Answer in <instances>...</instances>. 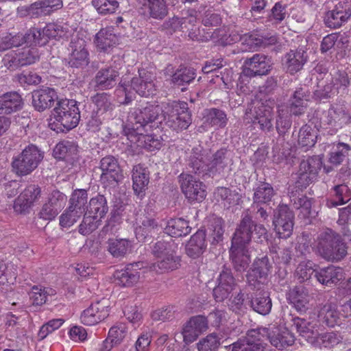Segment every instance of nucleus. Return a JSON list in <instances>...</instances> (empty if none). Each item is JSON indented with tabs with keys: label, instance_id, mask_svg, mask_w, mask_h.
Segmentation results:
<instances>
[{
	"label": "nucleus",
	"instance_id": "obj_1",
	"mask_svg": "<svg viewBox=\"0 0 351 351\" xmlns=\"http://www.w3.org/2000/svg\"><path fill=\"white\" fill-rule=\"evenodd\" d=\"M267 237V230L264 225L253 220L249 210L243 212L232 235L230 250V258L237 272H243L249 267L251 257L248 245L252 238L256 242L262 243Z\"/></svg>",
	"mask_w": 351,
	"mask_h": 351
},
{
	"label": "nucleus",
	"instance_id": "obj_2",
	"mask_svg": "<svg viewBox=\"0 0 351 351\" xmlns=\"http://www.w3.org/2000/svg\"><path fill=\"white\" fill-rule=\"evenodd\" d=\"M319 255L328 261H339L347 254V246L341 236L332 229L322 231L316 239Z\"/></svg>",
	"mask_w": 351,
	"mask_h": 351
},
{
	"label": "nucleus",
	"instance_id": "obj_3",
	"mask_svg": "<svg viewBox=\"0 0 351 351\" xmlns=\"http://www.w3.org/2000/svg\"><path fill=\"white\" fill-rule=\"evenodd\" d=\"M78 103L74 99H62L57 101L56 105L51 111V125L56 124V128L51 129L58 131H69L75 128L80 120V112Z\"/></svg>",
	"mask_w": 351,
	"mask_h": 351
},
{
	"label": "nucleus",
	"instance_id": "obj_4",
	"mask_svg": "<svg viewBox=\"0 0 351 351\" xmlns=\"http://www.w3.org/2000/svg\"><path fill=\"white\" fill-rule=\"evenodd\" d=\"M162 117L164 124L176 132L187 129L192 123V115L185 101L167 103L163 107Z\"/></svg>",
	"mask_w": 351,
	"mask_h": 351
},
{
	"label": "nucleus",
	"instance_id": "obj_5",
	"mask_svg": "<svg viewBox=\"0 0 351 351\" xmlns=\"http://www.w3.org/2000/svg\"><path fill=\"white\" fill-rule=\"evenodd\" d=\"M44 154L36 145H28L19 155L13 158L11 164L13 172L19 176L30 174L43 161Z\"/></svg>",
	"mask_w": 351,
	"mask_h": 351
},
{
	"label": "nucleus",
	"instance_id": "obj_6",
	"mask_svg": "<svg viewBox=\"0 0 351 351\" xmlns=\"http://www.w3.org/2000/svg\"><path fill=\"white\" fill-rule=\"evenodd\" d=\"M162 110L158 105L152 104H147L145 107L134 108L129 112L128 123L123 129L127 132L140 131L158 120Z\"/></svg>",
	"mask_w": 351,
	"mask_h": 351
},
{
	"label": "nucleus",
	"instance_id": "obj_7",
	"mask_svg": "<svg viewBox=\"0 0 351 351\" xmlns=\"http://www.w3.org/2000/svg\"><path fill=\"white\" fill-rule=\"evenodd\" d=\"M68 30L57 23H49L44 28L32 27L24 34L25 43L30 47L44 46L50 39H59L66 35Z\"/></svg>",
	"mask_w": 351,
	"mask_h": 351
},
{
	"label": "nucleus",
	"instance_id": "obj_8",
	"mask_svg": "<svg viewBox=\"0 0 351 351\" xmlns=\"http://www.w3.org/2000/svg\"><path fill=\"white\" fill-rule=\"evenodd\" d=\"M272 268L267 255H260L252 262L245 275L246 283L251 289H260L268 281L269 274Z\"/></svg>",
	"mask_w": 351,
	"mask_h": 351
},
{
	"label": "nucleus",
	"instance_id": "obj_9",
	"mask_svg": "<svg viewBox=\"0 0 351 351\" xmlns=\"http://www.w3.org/2000/svg\"><path fill=\"white\" fill-rule=\"evenodd\" d=\"M40 60V53L36 47L23 48L6 53L2 63L10 71H16L33 64Z\"/></svg>",
	"mask_w": 351,
	"mask_h": 351
},
{
	"label": "nucleus",
	"instance_id": "obj_10",
	"mask_svg": "<svg viewBox=\"0 0 351 351\" xmlns=\"http://www.w3.org/2000/svg\"><path fill=\"white\" fill-rule=\"evenodd\" d=\"M322 166V159L319 156H313L302 160L297 173L295 188L306 189L316 180Z\"/></svg>",
	"mask_w": 351,
	"mask_h": 351
},
{
	"label": "nucleus",
	"instance_id": "obj_11",
	"mask_svg": "<svg viewBox=\"0 0 351 351\" xmlns=\"http://www.w3.org/2000/svg\"><path fill=\"white\" fill-rule=\"evenodd\" d=\"M266 333V328L263 327L248 330L245 337L228 346V351H264L263 339Z\"/></svg>",
	"mask_w": 351,
	"mask_h": 351
},
{
	"label": "nucleus",
	"instance_id": "obj_12",
	"mask_svg": "<svg viewBox=\"0 0 351 351\" xmlns=\"http://www.w3.org/2000/svg\"><path fill=\"white\" fill-rule=\"evenodd\" d=\"M274 62L271 57L263 53H255L252 57L245 59L242 73L250 78L267 75L272 70Z\"/></svg>",
	"mask_w": 351,
	"mask_h": 351
},
{
	"label": "nucleus",
	"instance_id": "obj_13",
	"mask_svg": "<svg viewBox=\"0 0 351 351\" xmlns=\"http://www.w3.org/2000/svg\"><path fill=\"white\" fill-rule=\"evenodd\" d=\"M295 215L286 204H280L273 218L274 230L279 238L287 239L293 233Z\"/></svg>",
	"mask_w": 351,
	"mask_h": 351
},
{
	"label": "nucleus",
	"instance_id": "obj_14",
	"mask_svg": "<svg viewBox=\"0 0 351 351\" xmlns=\"http://www.w3.org/2000/svg\"><path fill=\"white\" fill-rule=\"evenodd\" d=\"M178 179L182 192L191 203L202 202L206 198V186L202 182L185 173H182Z\"/></svg>",
	"mask_w": 351,
	"mask_h": 351
},
{
	"label": "nucleus",
	"instance_id": "obj_15",
	"mask_svg": "<svg viewBox=\"0 0 351 351\" xmlns=\"http://www.w3.org/2000/svg\"><path fill=\"white\" fill-rule=\"evenodd\" d=\"M351 18V0L340 1L325 12L324 23L327 27L338 29Z\"/></svg>",
	"mask_w": 351,
	"mask_h": 351
},
{
	"label": "nucleus",
	"instance_id": "obj_16",
	"mask_svg": "<svg viewBox=\"0 0 351 351\" xmlns=\"http://www.w3.org/2000/svg\"><path fill=\"white\" fill-rule=\"evenodd\" d=\"M233 156L231 150L221 147L217 150L208 158L207 173L209 176L215 177L223 176L228 171L233 164Z\"/></svg>",
	"mask_w": 351,
	"mask_h": 351
},
{
	"label": "nucleus",
	"instance_id": "obj_17",
	"mask_svg": "<svg viewBox=\"0 0 351 351\" xmlns=\"http://www.w3.org/2000/svg\"><path fill=\"white\" fill-rule=\"evenodd\" d=\"M274 117V108L269 101H257L254 106L252 123L265 133L274 131L273 120Z\"/></svg>",
	"mask_w": 351,
	"mask_h": 351
},
{
	"label": "nucleus",
	"instance_id": "obj_18",
	"mask_svg": "<svg viewBox=\"0 0 351 351\" xmlns=\"http://www.w3.org/2000/svg\"><path fill=\"white\" fill-rule=\"evenodd\" d=\"M217 285L213 290V298L216 302H223L227 299L237 285L232 270L223 267L217 279Z\"/></svg>",
	"mask_w": 351,
	"mask_h": 351
},
{
	"label": "nucleus",
	"instance_id": "obj_19",
	"mask_svg": "<svg viewBox=\"0 0 351 351\" xmlns=\"http://www.w3.org/2000/svg\"><path fill=\"white\" fill-rule=\"evenodd\" d=\"M86 41L82 38L71 40L69 47L71 52L69 57V65L72 68L84 69L89 64V53L86 48Z\"/></svg>",
	"mask_w": 351,
	"mask_h": 351
},
{
	"label": "nucleus",
	"instance_id": "obj_20",
	"mask_svg": "<svg viewBox=\"0 0 351 351\" xmlns=\"http://www.w3.org/2000/svg\"><path fill=\"white\" fill-rule=\"evenodd\" d=\"M99 169L101 171L100 181L104 184L118 183L122 178L118 160L113 156L108 155L102 158L100 160Z\"/></svg>",
	"mask_w": 351,
	"mask_h": 351
},
{
	"label": "nucleus",
	"instance_id": "obj_21",
	"mask_svg": "<svg viewBox=\"0 0 351 351\" xmlns=\"http://www.w3.org/2000/svg\"><path fill=\"white\" fill-rule=\"evenodd\" d=\"M255 291L247 294V304L250 308L261 315L269 314L272 308V301L268 291L255 289Z\"/></svg>",
	"mask_w": 351,
	"mask_h": 351
},
{
	"label": "nucleus",
	"instance_id": "obj_22",
	"mask_svg": "<svg viewBox=\"0 0 351 351\" xmlns=\"http://www.w3.org/2000/svg\"><path fill=\"white\" fill-rule=\"evenodd\" d=\"M108 316L107 301L102 300L93 303L85 309L80 317L82 322L88 326L95 325Z\"/></svg>",
	"mask_w": 351,
	"mask_h": 351
},
{
	"label": "nucleus",
	"instance_id": "obj_23",
	"mask_svg": "<svg viewBox=\"0 0 351 351\" xmlns=\"http://www.w3.org/2000/svg\"><path fill=\"white\" fill-rule=\"evenodd\" d=\"M154 76L150 72L142 70L138 77H134L130 82L133 91L141 97H149L156 94Z\"/></svg>",
	"mask_w": 351,
	"mask_h": 351
},
{
	"label": "nucleus",
	"instance_id": "obj_24",
	"mask_svg": "<svg viewBox=\"0 0 351 351\" xmlns=\"http://www.w3.org/2000/svg\"><path fill=\"white\" fill-rule=\"evenodd\" d=\"M119 72L111 66L101 68L95 74L93 82L95 90H107L114 88L118 81Z\"/></svg>",
	"mask_w": 351,
	"mask_h": 351
},
{
	"label": "nucleus",
	"instance_id": "obj_25",
	"mask_svg": "<svg viewBox=\"0 0 351 351\" xmlns=\"http://www.w3.org/2000/svg\"><path fill=\"white\" fill-rule=\"evenodd\" d=\"M128 139L136 145L137 147L145 149L149 152L159 149L161 147V138L154 134H143L140 131L127 132L123 129Z\"/></svg>",
	"mask_w": 351,
	"mask_h": 351
},
{
	"label": "nucleus",
	"instance_id": "obj_26",
	"mask_svg": "<svg viewBox=\"0 0 351 351\" xmlns=\"http://www.w3.org/2000/svg\"><path fill=\"white\" fill-rule=\"evenodd\" d=\"M32 106L38 112L49 109L58 99L57 93L54 88L45 87L34 90L32 93Z\"/></svg>",
	"mask_w": 351,
	"mask_h": 351
},
{
	"label": "nucleus",
	"instance_id": "obj_27",
	"mask_svg": "<svg viewBox=\"0 0 351 351\" xmlns=\"http://www.w3.org/2000/svg\"><path fill=\"white\" fill-rule=\"evenodd\" d=\"M207 328L208 321L204 316L197 315L191 317L182 330L184 341L186 344L193 343Z\"/></svg>",
	"mask_w": 351,
	"mask_h": 351
},
{
	"label": "nucleus",
	"instance_id": "obj_28",
	"mask_svg": "<svg viewBox=\"0 0 351 351\" xmlns=\"http://www.w3.org/2000/svg\"><path fill=\"white\" fill-rule=\"evenodd\" d=\"M132 173L134 193L142 199L145 195V191L148 189L149 171L147 167L138 164L133 167Z\"/></svg>",
	"mask_w": 351,
	"mask_h": 351
},
{
	"label": "nucleus",
	"instance_id": "obj_29",
	"mask_svg": "<svg viewBox=\"0 0 351 351\" xmlns=\"http://www.w3.org/2000/svg\"><path fill=\"white\" fill-rule=\"evenodd\" d=\"M303 189L295 188L289 192L291 202L294 208L300 210L299 215L307 219L314 217L312 210V199L303 194Z\"/></svg>",
	"mask_w": 351,
	"mask_h": 351
},
{
	"label": "nucleus",
	"instance_id": "obj_30",
	"mask_svg": "<svg viewBox=\"0 0 351 351\" xmlns=\"http://www.w3.org/2000/svg\"><path fill=\"white\" fill-rule=\"evenodd\" d=\"M310 99V92L302 87L297 88L288 101L287 109L294 116L304 114L307 103Z\"/></svg>",
	"mask_w": 351,
	"mask_h": 351
},
{
	"label": "nucleus",
	"instance_id": "obj_31",
	"mask_svg": "<svg viewBox=\"0 0 351 351\" xmlns=\"http://www.w3.org/2000/svg\"><path fill=\"white\" fill-rule=\"evenodd\" d=\"M267 333L265 337L269 339L270 343L278 350H282L292 346L295 340L294 335L286 328L281 330L275 328L270 330L266 328Z\"/></svg>",
	"mask_w": 351,
	"mask_h": 351
},
{
	"label": "nucleus",
	"instance_id": "obj_32",
	"mask_svg": "<svg viewBox=\"0 0 351 351\" xmlns=\"http://www.w3.org/2000/svg\"><path fill=\"white\" fill-rule=\"evenodd\" d=\"M307 58L306 52L302 49L291 50L285 55L282 65L287 73L293 75L302 69Z\"/></svg>",
	"mask_w": 351,
	"mask_h": 351
},
{
	"label": "nucleus",
	"instance_id": "obj_33",
	"mask_svg": "<svg viewBox=\"0 0 351 351\" xmlns=\"http://www.w3.org/2000/svg\"><path fill=\"white\" fill-rule=\"evenodd\" d=\"M252 203L254 205L263 204L269 205L277 195V191L273 186L266 182H258L253 188Z\"/></svg>",
	"mask_w": 351,
	"mask_h": 351
},
{
	"label": "nucleus",
	"instance_id": "obj_34",
	"mask_svg": "<svg viewBox=\"0 0 351 351\" xmlns=\"http://www.w3.org/2000/svg\"><path fill=\"white\" fill-rule=\"evenodd\" d=\"M277 115L276 117L275 128L278 134V141L284 142L285 136L292 125L291 116L293 115L284 105L277 106Z\"/></svg>",
	"mask_w": 351,
	"mask_h": 351
},
{
	"label": "nucleus",
	"instance_id": "obj_35",
	"mask_svg": "<svg viewBox=\"0 0 351 351\" xmlns=\"http://www.w3.org/2000/svg\"><path fill=\"white\" fill-rule=\"evenodd\" d=\"M206 231L198 230L193 234L186 245V253L192 258L199 257L206 250Z\"/></svg>",
	"mask_w": 351,
	"mask_h": 351
},
{
	"label": "nucleus",
	"instance_id": "obj_36",
	"mask_svg": "<svg viewBox=\"0 0 351 351\" xmlns=\"http://www.w3.org/2000/svg\"><path fill=\"white\" fill-rule=\"evenodd\" d=\"M23 99L16 91L8 92L0 96V114H11L22 109Z\"/></svg>",
	"mask_w": 351,
	"mask_h": 351
},
{
	"label": "nucleus",
	"instance_id": "obj_37",
	"mask_svg": "<svg viewBox=\"0 0 351 351\" xmlns=\"http://www.w3.org/2000/svg\"><path fill=\"white\" fill-rule=\"evenodd\" d=\"M142 267H143V263L141 262L131 264L125 269L117 271L115 274L116 279L122 286L131 287L138 281L140 275L138 269Z\"/></svg>",
	"mask_w": 351,
	"mask_h": 351
},
{
	"label": "nucleus",
	"instance_id": "obj_38",
	"mask_svg": "<svg viewBox=\"0 0 351 351\" xmlns=\"http://www.w3.org/2000/svg\"><path fill=\"white\" fill-rule=\"evenodd\" d=\"M315 277L323 285L331 287L337 284L341 279V269L334 265L319 268L315 271Z\"/></svg>",
	"mask_w": 351,
	"mask_h": 351
},
{
	"label": "nucleus",
	"instance_id": "obj_39",
	"mask_svg": "<svg viewBox=\"0 0 351 351\" xmlns=\"http://www.w3.org/2000/svg\"><path fill=\"white\" fill-rule=\"evenodd\" d=\"M106 251L114 258L121 259L131 250L132 242L127 239H108L106 243Z\"/></svg>",
	"mask_w": 351,
	"mask_h": 351
},
{
	"label": "nucleus",
	"instance_id": "obj_40",
	"mask_svg": "<svg viewBox=\"0 0 351 351\" xmlns=\"http://www.w3.org/2000/svg\"><path fill=\"white\" fill-rule=\"evenodd\" d=\"M291 327L302 337H304L309 343L311 339H313L317 333L315 324L309 319L304 317L295 316L291 318Z\"/></svg>",
	"mask_w": 351,
	"mask_h": 351
},
{
	"label": "nucleus",
	"instance_id": "obj_41",
	"mask_svg": "<svg viewBox=\"0 0 351 351\" xmlns=\"http://www.w3.org/2000/svg\"><path fill=\"white\" fill-rule=\"evenodd\" d=\"M189 222L183 218H171L167 222L165 232L172 237H181L191 232Z\"/></svg>",
	"mask_w": 351,
	"mask_h": 351
},
{
	"label": "nucleus",
	"instance_id": "obj_42",
	"mask_svg": "<svg viewBox=\"0 0 351 351\" xmlns=\"http://www.w3.org/2000/svg\"><path fill=\"white\" fill-rule=\"evenodd\" d=\"M228 123L226 112L217 108L206 109L204 113V124L206 126L224 128Z\"/></svg>",
	"mask_w": 351,
	"mask_h": 351
},
{
	"label": "nucleus",
	"instance_id": "obj_43",
	"mask_svg": "<svg viewBox=\"0 0 351 351\" xmlns=\"http://www.w3.org/2000/svg\"><path fill=\"white\" fill-rule=\"evenodd\" d=\"M203 148L200 146L192 149L188 159V165L197 174L208 175V164L204 160Z\"/></svg>",
	"mask_w": 351,
	"mask_h": 351
},
{
	"label": "nucleus",
	"instance_id": "obj_44",
	"mask_svg": "<svg viewBox=\"0 0 351 351\" xmlns=\"http://www.w3.org/2000/svg\"><path fill=\"white\" fill-rule=\"evenodd\" d=\"M117 42L118 38L113 28L110 27L101 29L97 33L95 38L97 47L102 51H106L108 48L115 45Z\"/></svg>",
	"mask_w": 351,
	"mask_h": 351
},
{
	"label": "nucleus",
	"instance_id": "obj_45",
	"mask_svg": "<svg viewBox=\"0 0 351 351\" xmlns=\"http://www.w3.org/2000/svg\"><path fill=\"white\" fill-rule=\"evenodd\" d=\"M175 254L176 252H171L162 256L160 260L150 266V269L157 273H164L177 269L180 263V258Z\"/></svg>",
	"mask_w": 351,
	"mask_h": 351
},
{
	"label": "nucleus",
	"instance_id": "obj_46",
	"mask_svg": "<svg viewBox=\"0 0 351 351\" xmlns=\"http://www.w3.org/2000/svg\"><path fill=\"white\" fill-rule=\"evenodd\" d=\"M86 210L90 215H93L101 219L104 218L109 210L106 197L103 195L97 194L95 197L90 198Z\"/></svg>",
	"mask_w": 351,
	"mask_h": 351
},
{
	"label": "nucleus",
	"instance_id": "obj_47",
	"mask_svg": "<svg viewBox=\"0 0 351 351\" xmlns=\"http://www.w3.org/2000/svg\"><path fill=\"white\" fill-rule=\"evenodd\" d=\"M91 101L97 108V114H111L115 106L112 102L111 95L109 93L102 92L97 93L90 97Z\"/></svg>",
	"mask_w": 351,
	"mask_h": 351
},
{
	"label": "nucleus",
	"instance_id": "obj_48",
	"mask_svg": "<svg viewBox=\"0 0 351 351\" xmlns=\"http://www.w3.org/2000/svg\"><path fill=\"white\" fill-rule=\"evenodd\" d=\"M196 71L192 67L180 66L171 76V82L177 86H185L193 82Z\"/></svg>",
	"mask_w": 351,
	"mask_h": 351
},
{
	"label": "nucleus",
	"instance_id": "obj_49",
	"mask_svg": "<svg viewBox=\"0 0 351 351\" xmlns=\"http://www.w3.org/2000/svg\"><path fill=\"white\" fill-rule=\"evenodd\" d=\"M337 93L332 84L327 77L326 80H321L317 82L316 89L313 91V98L315 101H322L333 98Z\"/></svg>",
	"mask_w": 351,
	"mask_h": 351
},
{
	"label": "nucleus",
	"instance_id": "obj_50",
	"mask_svg": "<svg viewBox=\"0 0 351 351\" xmlns=\"http://www.w3.org/2000/svg\"><path fill=\"white\" fill-rule=\"evenodd\" d=\"M341 341V337L333 332L319 334L317 331L314 338L311 340V344L315 348H332Z\"/></svg>",
	"mask_w": 351,
	"mask_h": 351
},
{
	"label": "nucleus",
	"instance_id": "obj_51",
	"mask_svg": "<svg viewBox=\"0 0 351 351\" xmlns=\"http://www.w3.org/2000/svg\"><path fill=\"white\" fill-rule=\"evenodd\" d=\"M159 226L154 219L145 218L141 224L136 228V237L141 242H145L148 237L158 231Z\"/></svg>",
	"mask_w": 351,
	"mask_h": 351
},
{
	"label": "nucleus",
	"instance_id": "obj_52",
	"mask_svg": "<svg viewBox=\"0 0 351 351\" xmlns=\"http://www.w3.org/2000/svg\"><path fill=\"white\" fill-rule=\"evenodd\" d=\"M291 301L295 310L300 313H305L308 309V295L303 287H295L291 293Z\"/></svg>",
	"mask_w": 351,
	"mask_h": 351
},
{
	"label": "nucleus",
	"instance_id": "obj_53",
	"mask_svg": "<svg viewBox=\"0 0 351 351\" xmlns=\"http://www.w3.org/2000/svg\"><path fill=\"white\" fill-rule=\"evenodd\" d=\"M77 154L76 146L70 141H62L58 143L53 149V155L58 160H68Z\"/></svg>",
	"mask_w": 351,
	"mask_h": 351
},
{
	"label": "nucleus",
	"instance_id": "obj_54",
	"mask_svg": "<svg viewBox=\"0 0 351 351\" xmlns=\"http://www.w3.org/2000/svg\"><path fill=\"white\" fill-rule=\"evenodd\" d=\"M145 16L149 19L162 21L169 13V8L166 0H160L151 6L143 10Z\"/></svg>",
	"mask_w": 351,
	"mask_h": 351
},
{
	"label": "nucleus",
	"instance_id": "obj_55",
	"mask_svg": "<svg viewBox=\"0 0 351 351\" xmlns=\"http://www.w3.org/2000/svg\"><path fill=\"white\" fill-rule=\"evenodd\" d=\"M328 77L337 95H343L347 93L350 82L345 71H337Z\"/></svg>",
	"mask_w": 351,
	"mask_h": 351
},
{
	"label": "nucleus",
	"instance_id": "obj_56",
	"mask_svg": "<svg viewBox=\"0 0 351 351\" xmlns=\"http://www.w3.org/2000/svg\"><path fill=\"white\" fill-rule=\"evenodd\" d=\"M287 4L282 1L276 2L269 10L267 16V21L274 25L281 23L287 16Z\"/></svg>",
	"mask_w": 351,
	"mask_h": 351
},
{
	"label": "nucleus",
	"instance_id": "obj_57",
	"mask_svg": "<svg viewBox=\"0 0 351 351\" xmlns=\"http://www.w3.org/2000/svg\"><path fill=\"white\" fill-rule=\"evenodd\" d=\"M91 4L101 16L114 14L119 8V2L117 0H92Z\"/></svg>",
	"mask_w": 351,
	"mask_h": 351
},
{
	"label": "nucleus",
	"instance_id": "obj_58",
	"mask_svg": "<svg viewBox=\"0 0 351 351\" xmlns=\"http://www.w3.org/2000/svg\"><path fill=\"white\" fill-rule=\"evenodd\" d=\"M318 317L328 326L333 327L339 318V313L334 305L326 303L319 311Z\"/></svg>",
	"mask_w": 351,
	"mask_h": 351
},
{
	"label": "nucleus",
	"instance_id": "obj_59",
	"mask_svg": "<svg viewBox=\"0 0 351 351\" xmlns=\"http://www.w3.org/2000/svg\"><path fill=\"white\" fill-rule=\"evenodd\" d=\"M43 1H38L29 5L21 6L18 8V13L21 16H29L30 18H38L47 16L46 9L43 7Z\"/></svg>",
	"mask_w": 351,
	"mask_h": 351
},
{
	"label": "nucleus",
	"instance_id": "obj_60",
	"mask_svg": "<svg viewBox=\"0 0 351 351\" xmlns=\"http://www.w3.org/2000/svg\"><path fill=\"white\" fill-rule=\"evenodd\" d=\"M217 197L220 198L225 204L238 205L241 199V195L235 190L227 187H217L215 192Z\"/></svg>",
	"mask_w": 351,
	"mask_h": 351
},
{
	"label": "nucleus",
	"instance_id": "obj_61",
	"mask_svg": "<svg viewBox=\"0 0 351 351\" xmlns=\"http://www.w3.org/2000/svg\"><path fill=\"white\" fill-rule=\"evenodd\" d=\"M116 95L118 102L122 105H128L135 99V93L131 88V84L122 80L116 89Z\"/></svg>",
	"mask_w": 351,
	"mask_h": 351
},
{
	"label": "nucleus",
	"instance_id": "obj_62",
	"mask_svg": "<svg viewBox=\"0 0 351 351\" xmlns=\"http://www.w3.org/2000/svg\"><path fill=\"white\" fill-rule=\"evenodd\" d=\"M317 265L311 261H302L298 265L295 270V276L300 282H306L311 278L312 275L315 274Z\"/></svg>",
	"mask_w": 351,
	"mask_h": 351
},
{
	"label": "nucleus",
	"instance_id": "obj_63",
	"mask_svg": "<svg viewBox=\"0 0 351 351\" xmlns=\"http://www.w3.org/2000/svg\"><path fill=\"white\" fill-rule=\"evenodd\" d=\"M317 138L315 130L308 125H303L299 132L298 143L302 147H313Z\"/></svg>",
	"mask_w": 351,
	"mask_h": 351
},
{
	"label": "nucleus",
	"instance_id": "obj_64",
	"mask_svg": "<svg viewBox=\"0 0 351 351\" xmlns=\"http://www.w3.org/2000/svg\"><path fill=\"white\" fill-rule=\"evenodd\" d=\"M177 245L174 241L169 239V241L160 240L155 243L152 247V252L154 256L161 258L164 255L171 252H176Z\"/></svg>",
	"mask_w": 351,
	"mask_h": 351
}]
</instances>
